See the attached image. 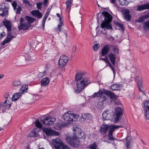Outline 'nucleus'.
<instances>
[{
    "label": "nucleus",
    "mask_w": 149,
    "mask_h": 149,
    "mask_svg": "<svg viewBox=\"0 0 149 149\" xmlns=\"http://www.w3.org/2000/svg\"><path fill=\"white\" fill-rule=\"evenodd\" d=\"M100 47V45L99 44H95L93 46V48L95 51H97Z\"/></svg>",
    "instance_id": "obj_47"
},
{
    "label": "nucleus",
    "mask_w": 149,
    "mask_h": 149,
    "mask_svg": "<svg viewBox=\"0 0 149 149\" xmlns=\"http://www.w3.org/2000/svg\"><path fill=\"white\" fill-rule=\"evenodd\" d=\"M54 144L53 145L55 149H71L69 146L65 145L61 141L60 142L56 141Z\"/></svg>",
    "instance_id": "obj_11"
},
{
    "label": "nucleus",
    "mask_w": 149,
    "mask_h": 149,
    "mask_svg": "<svg viewBox=\"0 0 149 149\" xmlns=\"http://www.w3.org/2000/svg\"><path fill=\"white\" fill-rule=\"evenodd\" d=\"M102 15L104 16V19L102 22L101 23L104 22V23L107 24H111V22L113 19V17L112 15L109 14L108 12L106 11L105 10H103L102 11Z\"/></svg>",
    "instance_id": "obj_7"
},
{
    "label": "nucleus",
    "mask_w": 149,
    "mask_h": 149,
    "mask_svg": "<svg viewBox=\"0 0 149 149\" xmlns=\"http://www.w3.org/2000/svg\"><path fill=\"white\" fill-rule=\"evenodd\" d=\"M104 96L103 97V98L102 100V101L103 102H104V101L106 100L107 99V98L104 95H106L107 96H109L110 98L111 99V98L112 97L114 94L111 91H108L107 90L104 89Z\"/></svg>",
    "instance_id": "obj_18"
},
{
    "label": "nucleus",
    "mask_w": 149,
    "mask_h": 149,
    "mask_svg": "<svg viewBox=\"0 0 149 149\" xmlns=\"http://www.w3.org/2000/svg\"><path fill=\"white\" fill-rule=\"evenodd\" d=\"M143 28L146 31L149 29V20L147 21L144 22Z\"/></svg>",
    "instance_id": "obj_42"
},
{
    "label": "nucleus",
    "mask_w": 149,
    "mask_h": 149,
    "mask_svg": "<svg viewBox=\"0 0 149 149\" xmlns=\"http://www.w3.org/2000/svg\"><path fill=\"white\" fill-rule=\"evenodd\" d=\"M76 114L71 113L70 111H68L65 113L63 116L64 120L63 122L68 125L69 124L72 123L73 121V119L75 117Z\"/></svg>",
    "instance_id": "obj_3"
},
{
    "label": "nucleus",
    "mask_w": 149,
    "mask_h": 149,
    "mask_svg": "<svg viewBox=\"0 0 149 149\" xmlns=\"http://www.w3.org/2000/svg\"><path fill=\"white\" fill-rule=\"evenodd\" d=\"M126 146L127 149H130V144L131 143L132 138L130 136H127L125 138Z\"/></svg>",
    "instance_id": "obj_27"
},
{
    "label": "nucleus",
    "mask_w": 149,
    "mask_h": 149,
    "mask_svg": "<svg viewBox=\"0 0 149 149\" xmlns=\"http://www.w3.org/2000/svg\"><path fill=\"white\" fill-rule=\"evenodd\" d=\"M108 56L111 61L116 60V58L114 54L111 53H110L108 55Z\"/></svg>",
    "instance_id": "obj_41"
},
{
    "label": "nucleus",
    "mask_w": 149,
    "mask_h": 149,
    "mask_svg": "<svg viewBox=\"0 0 149 149\" xmlns=\"http://www.w3.org/2000/svg\"><path fill=\"white\" fill-rule=\"evenodd\" d=\"M127 0H118L120 5L124 6H127L129 4V2Z\"/></svg>",
    "instance_id": "obj_39"
},
{
    "label": "nucleus",
    "mask_w": 149,
    "mask_h": 149,
    "mask_svg": "<svg viewBox=\"0 0 149 149\" xmlns=\"http://www.w3.org/2000/svg\"><path fill=\"white\" fill-rule=\"evenodd\" d=\"M31 13L33 16L38 19L42 18V13L38 10H33L31 11Z\"/></svg>",
    "instance_id": "obj_21"
},
{
    "label": "nucleus",
    "mask_w": 149,
    "mask_h": 149,
    "mask_svg": "<svg viewBox=\"0 0 149 149\" xmlns=\"http://www.w3.org/2000/svg\"><path fill=\"white\" fill-rule=\"evenodd\" d=\"M43 132L45 133L48 136H58L59 134L58 132L52 130L51 128H43L42 129Z\"/></svg>",
    "instance_id": "obj_8"
},
{
    "label": "nucleus",
    "mask_w": 149,
    "mask_h": 149,
    "mask_svg": "<svg viewBox=\"0 0 149 149\" xmlns=\"http://www.w3.org/2000/svg\"><path fill=\"white\" fill-rule=\"evenodd\" d=\"M37 8L38 9L41 10L42 5V2H40L36 3Z\"/></svg>",
    "instance_id": "obj_49"
},
{
    "label": "nucleus",
    "mask_w": 149,
    "mask_h": 149,
    "mask_svg": "<svg viewBox=\"0 0 149 149\" xmlns=\"http://www.w3.org/2000/svg\"><path fill=\"white\" fill-rule=\"evenodd\" d=\"M12 5L13 7H17V3L16 1H13L12 3Z\"/></svg>",
    "instance_id": "obj_58"
},
{
    "label": "nucleus",
    "mask_w": 149,
    "mask_h": 149,
    "mask_svg": "<svg viewBox=\"0 0 149 149\" xmlns=\"http://www.w3.org/2000/svg\"><path fill=\"white\" fill-rule=\"evenodd\" d=\"M24 19L26 21H27L30 24L33 22L35 20H36V19L27 15L25 16Z\"/></svg>",
    "instance_id": "obj_32"
},
{
    "label": "nucleus",
    "mask_w": 149,
    "mask_h": 149,
    "mask_svg": "<svg viewBox=\"0 0 149 149\" xmlns=\"http://www.w3.org/2000/svg\"><path fill=\"white\" fill-rule=\"evenodd\" d=\"M109 45H105L102 49L100 54L101 56H107L110 51Z\"/></svg>",
    "instance_id": "obj_17"
},
{
    "label": "nucleus",
    "mask_w": 149,
    "mask_h": 149,
    "mask_svg": "<svg viewBox=\"0 0 149 149\" xmlns=\"http://www.w3.org/2000/svg\"><path fill=\"white\" fill-rule=\"evenodd\" d=\"M111 114L110 111L107 110L104 111L102 115V118L103 120H109L111 119Z\"/></svg>",
    "instance_id": "obj_12"
},
{
    "label": "nucleus",
    "mask_w": 149,
    "mask_h": 149,
    "mask_svg": "<svg viewBox=\"0 0 149 149\" xmlns=\"http://www.w3.org/2000/svg\"><path fill=\"white\" fill-rule=\"evenodd\" d=\"M143 10H144L143 5L141 6L138 5L137 8V10L140 11Z\"/></svg>",
    "instance_id": "obj_48"
},
{
    "label": "nucleus",
    "mask_w": 149,
    "mask_h": 149,
    "mask_svg": "<svg viewBox=\"0 0 149 149\" xmlns=\"http://www.w3.org/2000/svg\"><path fill=\"white\" fill-rule=\"evenodd\" d=\"M23 3L27 4L29 6L31 7L32 5L30 4V2L28 0H23Z\"/></svg>",
    "instance_id": "obj_52"
},
{
    "label": "nucleus",
    "mask_w": 149,
    "mask_h": 149,
    "mask_svg": "<svg viewBox=\"0 0 149 149\" xmlns=\"http://www.w3.org/2000/svg\"><path fill=\"white\" fill-rule=\"evenodd\" d=\"M14 33L13 32H9L7 33V37H9L10 36L12 35V34H13Z\"/></svg>",
    "instance_id": "obj_63"
},
{
    "label": "nucleus",
    "mask_w": 149,
    "mask_h": 149,
    "mask_svg": "<svg viewBox=\"0 0 149 149\" xmlns=\"http://www.w3.org/2000/svg\"><path fill=\"white\" fill-rule=\"evenodd\" d=\"M143 104L145 111L149 110V101L148 100L145 101Z\"/></svg>",
    "instance_id": "obj_38"
},
{
    "label": "nucleus",
    "mask_w": 149,
    "mask_h": 149,
    "mask_svg": "<svg viewBox=\"0 0 149 149\" xmlns=\"http://www.w3.org/2000/svg\"><path fill=\"white\" fill-rule=\"evenodd\" d=\"M69 60V57L65 55H62L59 59L58 66L61 68L64 67Z\"/></svg>",
    "instance_id": "obj_6"
},
{
    "label": "nucleus",
    "mask_w": 149,
    "mask_h": 149,
    "mask_svg": "<svg viewBox=\"0 0 149 149\" xmlns=\"http://www.w3.org/2000/svg\"><path fill=\"white\" fill-rule=\"evenodd\" d=\"M104 23H101V24L100 27L102 28L103 30H102L100 31V33L102 34H103L104 35H107V32L106 31V29L107 30H112L113 29L112 25L111 24H105Z\"/></svg>",
    "instance_id": "obj_9"
},
{
    "label": "nucleus",
    "mask_w": 149,
    "mask_h": 149,
    "mask_svg": "<svg viewBox=\"0 0 149 149\" xmlns=\"http://www.w3.org/2000/svg\"><path fill=\"white\" fill-rule=\"evenodd\" d=\"M85 74L84 72H80L77 73L75 76L77 88L75 89V92L77 93H80L83 88L91 83L88 77H84Z\"/></svg>",
    "instance_id": "obj_2"
},
{
    "label": "nucleus",
    "mask_w": 149,
    "mask_h": 149,
    "mask_svg": "<svg viewBox=\"0 0 149 149\" xmlns=\"http://www.w3.org/2000/svg\"><path fill=\"white\" fill-rule=\"evenodd\" d=\"M113 50L114 52V53L115 54L116 53L117 54H118L119 50L118 49V48L114 47L113 48Z\"/></svg>",
    "instance_id": "obj_54"
},
{
    "label": "nucleus",
    "mask_w": 149,
    "mask_h": 149,
    "mask_svg": "<svg viewBox=\"0 0 149 149\" xmlns=\"http://www.w3.org/2000/svg\"><path fill=\"white\" fill-rule=\"evenodd\" d=\"M3 25H4L7 29L8 32H10L12 30V22L10 20H9L6 19L2 22Z\"/></svg>",
    "instance_id": "obj_15"
},
{
    "label": "nucleus",
    "mask_w": 149,
    "mask_h": 149,
    "mask_svg": "<svg viewBox=\"0 0 149 149\" xmlns=\"http://www.w3.org/2000/svg\"><path fill=\"white\" fill-rule=\"evenodd\" d=\"M24 22V19L22 17L20 18V24L24 23L23 22Z\"/></svg>",
    "instance_id": "obj_64"
},
{
    "label": "nucleus",
    "mask_w": 149,
    "mask_h": 149,
    "mask_svg": "<svg viewBox=\"0 0 149 149\" xmlns=\"http://www.w3.org/2000/svg\"><path fill=\"white\" fill-rule=\"evenodd\" d=\"M73 0H67L66 1L65 4L66 5V11L69 13L71 9Z\"/></svg>",
    "instance_id": "obj_24"
},
{
    "label": "nucleus",
    "mask_w": 149,
    "mask_h": 149,
    "mask_svg": "<svg viewBox=\"0 0 149 149\" xmlns=\"http://www.w3.org/2000/svg\"><path fill=\"white\" fill-rule=\"evenodd\" d=\"M109 125L104 124L100 127V132L102 134L104 135L106 134L107 130H108Z\"/></svg>",
    "instance_id": "obj_22"
},
{
    "label": "nucleus",
    "mask_w": 149,
    "mask_h": 149,
    "mask_svg": "<svg viewBox=\"0 0 149 149\" xmlns=\"http://www.w3.org/2000/svg\"><path fill=\"white\" fill-rule=\"evenodd\" d=\"M9 96V93L8 92H6L5 93V94L4 95V97L5 98H6V100H7V99Z\"/></svg>",
    "instance_id": "obj_60"
},
{
    "label": "nucleus",
    "mask_w": 149,
    "mask_h": 149,
    "mask_svg": "<svg viewBox=\"0 0 149 149\" xmlns=\"http://www.w3.org/2000/svg\"><path fill=\"white\" fill-rule=\"evenodd\" d=\"M63 22V20L62 19L60 20L59 24L58 25V27L56 29L57 31H59L60 32L61 31L62 26L64 25Z\"/></svg>",
    "instance_id": "obj_33"
},
{
    "label": "nucleus",
    "mask_w": 149,
    "mask_h": 149,
    "mask_svg": "<svg viewBox=\"0 0 149 149\" xmlns=\"http://www.w3.org/2000/svg\"><path fill=\"white\" fill-rule=\"evenodd\" d=\"M2 6L0 8V16L2 17L8 15L9 8L5 5V3H2Z\"/></svg>",
    "instance_id": "obj_10"
},
{
    "label": "nucleus",
    "mask_w": 149,
    "mask_h": 149,
    "mask_svg": "<svg viewBox=\"0 0 149 149\" xmlns=\"http://www.w3.org/2000/svg\"><path fill=\"white\" fill-rule=\"evenodd\" d=\"M55 124L57 129L59 130H61L63 127L67 126V124L65 123L63 124V123H58Z\"/></svg>",
    "instance_id": "obj_37"
},
{
    "label": "nucleus",
    "mask_w": 149,
    "mask_h": 149,
    "mask_svg": "<svg viewBox=\"0 0 149 149\" xmlns=\"http://www.w3.org/2000/svg\"><path fill=\"white\" fill-rule=\"evenodd\" d=\"M28 86L27 85H23L19 91V93L20 94L26 92L28 89Z\"/></svg>",
    "instance_id": "obj_30"
},
{
    "label": "nucleus",
    "mask_w": 149,
    "mask_h": 149,
    "mask_svg": "<svg viewBox=\"0 0 149 149\" xmlns=\"http://www.w3.org/2000/svg\"><path fill=\"white\" fill-rule=\"evenodd\" d=\"M84 117L83 118L84 119L83 120H91L92 118V117L91 115L89 113H87L86 114H84Z\"/></svg>",
    "instance_id": "obj_43"
},
{
    "label": "nucleus",
    "mask_w": 149,
    "mask_h": 149,
    "mask_svg": "<svg viewBox=\"0 0 149 149\" xmlns=\"http://www.w3.org/2000/svg\"><path fill=\"white\" fill-rule=\"evenodd\" d=\"M109 67L112 70L113 74V76L114 77L115 76L116 74L115 70L114 69V68L112 65L110 66Z\"/></svg>",
    "instance_id": "obj_57"
},
{
    "label": "nucleus",
    "mask_w": 149,
    "mask_h": 149,
    "mask_svg": "<svg viewBox=\"0 0 149 149\" xmlns=\"http://www.w3.org/2000/svg\"><path fill=\"white\" fill-rule=\"evenodd\" d=\"M21 94L19 93H15L12 98L11 101H16L19 98L20 96H21Z\"/></svg>",
    "instance_id": "obj_36"
},
{
    "label": "nucleus",
    "mask_w": 149,
    "mask_h": 149,
    "mask_svg": "<svg viewBox=\"0 0 149 149\" xmlns=\"http://www.w3.org/2000/svg\"><path fill=\"white\" fill-rule=\"evenodd\" d=\"M72 134L70 132L67 133L65 138L66 141L72 147L78 148L80 143L78 139H84L86 135L82 130L79 128H74Z\"/></svg>",
    "instance_id": "obj_1"
},
{
    "label": "nucleus",
    "mask_w": 149,
    "mask_h": 149,
    "mask_svg": "<svg viewBox=\"0 0 149 149\" xmlns=\"http://www.w3.org/2000/svg\"><path fill=\"white\" fill-rule=\"evenodd\" d=\"M44 76L43 73L42 72H40L38 75V76L39 78H42Z\"/></svg>",
    "instance_id": "obj_59"
},
{
    "label": "nucleus",
    "mask_w": 149,
    "mask_h": 149,
    "mask_svg": "<svg viewBox=\"0 0 149 149\" xmlns=\"http://www.w3.org/2000/svg\"><path fill=\"white\" fill-rule=\"evenodd\" d=\"M76 48L77 47L75 45L73 47L72 49V52H74L76 51Z\"/></svg>",
    "instance_id": "obj_62"
},
{
    "label": "nucleus",
    "mask_w": 149,
    "mask_h": 149,
    "mask_svg": "<svg viewBox=\"0 0 149 149\" xmlns=\"http://www.w3.org/2000/svg\"><path fill=\"white\" fill-rule=\"evenodd\" d=\"M104 19V16L102 15V12L100 11L97 15V22L100 23L101 22H102Z\"/></svg>",
    "instance_id": "obj_25"
},
{
    "label": "nucleus",
    "mask_w": 149,
    "mask_h": 149,
    "mask_svg": "<svg viewBox=\"0 0 149 149\" xmlns=\"http://www.w3.org/2000/svg\"><path fill=\"white\" fill-rule=\"evenodd\" d=\"M30 27V25L28 24L27 22H25L20 24L19 26H18V28L19 30H24L28 29Z\"/></svg>",
    "instance_id": "obj_23"
},
{
    "label": "nucleus",
    "mask_w": 149,
    "mask_h": 149,
    "mask_svg": "<svg viewBox=\"0 0 149 149\" xmlns=\"http://www.w3.org/2000/svg\"><path fill=\"white\" fill-rule=\"evenodd\" d=\"M22 10L21 7L20 6H18V8L17 9L16 13L18 14H19L20 13Z\"/></svg>",
    "instance_id": "obj_50"
},
{
    "label": "nucleus",
    "mask_w": 149,
    "mask_h": 149,
    "mask_svg": "<svg viewBox=\"0 0 149 149\" xmlns=\"http://www.w3.org/2000/svg\"><path fill=\"white\" fill-rule=\"evenodd\" d=\"M130 12L128 9L123 10L122 11L124 19L128 22L130 21L131 20V16L130 14Z\"/></svg>",
    "instance_id": "obj_16"
},
{
    "label": "nucleus",
    "mask_w": 149,
    "mask_h": 149,
    "mask_svg": "<svg viewBox=\"0 0 149 149\" xmlns=\"http://www.w3.org/2000/svg\"><path fill=\"white\" fill-rule=\"evenodd\" d=\"M144 6V10L149 9V3H148L146 4L143 5Z\"/></svg>",
    "instance_id": "obj_56"
},
{
    "label": "nucleus",
    "mask_w": 149,
    "mask_h": 149,
    "mask_svg": "<svg viewBox=\"0 0 149 149\" xmlns=\"http://www.w3.org/2000/svg\"><path fill=\"white\" fill-rule=\"evenodd\" d=\"M136 79L137 83V85L139 90L141 92H142L144 95H146V92L143 91V87L142 79L139 78V76H137L136 78Z\"/></svg>",
    "instance_id": "obj_13"
},
{
    "label": "nucleus",
    "mask_w": 149,
    "mask_h": 149,
    "mask_svg": "<svg viewBox=\"0 0 149 149\" xmlns=\"http://www.w3.org/2000/svg\"><path fill=\"white\" fill-rule=\"evenodd\" d=\"M10 36V37H6V38L1 43L2 45H5L6 44L9 42L12 39L15 37L13 35H11Z\"/></svg>",
    "instance_id": "obj_29"
},
{
    "label": "nucleus",
    "mask_w": 149,
    "mask_h": 149,
    "mask_svg": "<svg viewBox=\"0 0 149 149\" xmlns=\"http://www.w3.org/2000/svg\"><path fill=\"white\" fill-rule=\"evenodd\" d=\"M112 101L115 104L119 105L121 104V102L120 99L118 98V96L117 95L115 94L113 95L111 98Z\"/></svg>",
    "instance_id": "obj_20"
},
{
    "label": "nucleus",
    "mask_w": 149,
    "mask_h": 149,
    "mask_svg": "<svg viewBox=\"0 0 149 149\" xmlns=\"http://www.w3.org/2000/svg\"><path fill=\"white\" fill-rule=\"evenodd\" d=\"M48 16V13H45L43 17L42 22H45V21Z\"/></svg>",
    "instance_id": "obj_53"
},
{
    "label": "nucleus",
    "mask_w": 149,
    "mask_h": 149,
    "mask_svg": "<svg viewBox=\"0 0 149 149\" xmlns=\"http://www.w3.org/2000/svg\"><path fill=\"white\" fill-rule=\"evenodd\" d=\"M122 86L120 84H114L112 85L110 87V89L113 91L118 90V88H120Z\"/></svg>",
    "instance_id": "obj_34"
},
{
    "label": "nucleus",
    "mask_w": 149,
    "mask_h": 149,
    "mask_svg": "<svg viewBox=\"0 0 149 149\" xmlns=\"http://www.w3.org/2000/svg\"><path fill=\"white\" fill-rule=\"evenodd\" d=\"M49 82V79L46 77L43 79L41 81V85L43 86H45L47 85Z\"/></svg>",
    "instance_id": "obj_28"
},
{
    "label": "nucleus",
    "mask_w": 149,
    "mask_h": 149,
    "mask_svg": "<svg viewBox=\"0 0 149 149\" xmlns=\"http://www.w3.org/2000/svg\"><path fill=\"white\" fill-rule=\"evenodd\" d=\"M38 131H36L34 129L29 133V136L31 137H37L39 136L40 134L38 132Z\"/></svg>",
    "instance_id": "obj_31"
},
{
    "label": "nucleus",
    "mask_w": 149,
    "mask_h": 149,
    "mask_svg": "<svg viewBox=\"0 0 149 149\" xmlns=\"http://www.w3.org/2000/svg\"><path fill=\"white\" fill-rule=\"evenodd\" d=\"M103 92L99 90L97 92L94 93L93 95L90 96V97L93 98L98 97H102L103 98Z\"/></svg>",
    "instance_id": "obj_26"
},
{
    "label": "nucleus",
    "mask_w": 149,
    "mask_h": 149,
    "mask_svg": "<svg viewBox=\"0 0 149 149\" xmlns=\"http://www.w3.org/2000/svg\"><path fill=\"white\" fill-rule=\"evenodd\" d=\"M143 13H145L144 15H141L138 19V22H142L146 19L149 18V11H145Z\"/></svg>",
    "instance_id": "obj_19"
},
{
    "label": "nucleus",
    "mask_w": 149,
    "mask_h": 149,
    "mask_svg": "<svg viewBox=\"0 0 149 149\" xmlns=\"http://www.w3.org/2000/svg\"><path fill=\"white\" fill-rule=\"evenodd\" d=\"M43 128H38V127H37L36 129H35L36 131H38V133L39 132H41V130H42V129Z\"/></svg>",
    "instance_id": "obj_61"
},
{
    "label": "nucleus",
    "mask_w": 149,
    "mask_h": 149,
    "mask_svg": "<svg viewBox=\"0 0 149 149\" xmlns=\"http://www.w3.org/2000/svg\"><path fill=\"white\" fill-rule=\"evenodd\" d=\"M35 123V126L37 127L40 128H42V125L38 120H36Z\"/></svg>",
    "instance_id": "obj_44"
},
{
    "label": "nucleus",
    "mask_w": 149,
    "mask_h": 149,
    "mask_svg": "<svg viewBox=\"0 0 149 149\" xmlns=\"http://www.w3.org/2000/svg\"><path fill=\"white\" fill-rule=\"evenodd\" d=\"M146 118L147 120H149V110L145 111Z\"/></svg>",
    "instance_id": "obj_51"
},
{
    "label": "nucleus",
    "mask_w": 149,
    "mask_h": 149,
    "mask_svg": "<svg viewBox=\"0 0 149 149\" xmlns=\"http://www.w3.org/2000/svg\"><path fill=\"white\" fill-rule=\"evenodd\" d=\"M21 84V83L20 81L19 80H14L12 82V84L14 86H19Z\"/></svg>",
    "instance_id": "obj_45"
},
{
    "label": "nucleus",
    "mask_w": 149,
    "mask_h": 149,
    "mask_svg": "<svg viewBox=\"0 0 149 149\" xmlns=\"http://www.w3.org/2000/svg\"><path fill=\"white\" fill-rule=\"evenodd\" d=\"M123 109L120 107H118L115 109V122L117 123L120 120L123 114Z\"/></svg>",
    "instance_id": "obj_4"
},
{
    "label": "nucleus",
    "mask_w": 149,
    "mask_h": 149,
    "mask_svg": "<svg viewBox=\"0 0 149 149\" xmlns=\"http://www.w3.org/2000/svg\"><path fill=\"white\" fill-rule=\"evenodd\" d=\"M117 26L121 28L122 30L123 31H124V26L123 24L120 23H119Z\"/></svg>",
    "instance_id": "obj_55"
},
{
    "label": "nucleus",
    "mask_w": 149,
    "mask_h": 149,
    "mask_svg": "<svg viewBox=\"0 0 149 149\" xmlns=\"http://www.w3.org/2000/svg\"><path fill=\"white\" fill-rule=\"evenodd\" d=\"M116 128L115 125H110L108 126V135L109 139L107 141H105V142H107L109 143H110L109 141H113L115 140V139L113 136V133L115 131Z\"/></svg>",
    "instance_id": "obj_5"
},
{
    "label": "nucleus",
    "mask_w": 149,
    "mask_h": 149,
    "mask_svg": "<svg viewBox=\"0 0 149 149\" xmlns=\"http://www.w3.org/2000/svg\"><path fill=\"white\" fill-rule=\"evenodd\" d=\"M127 0H118L120 5L124 6H127L129 4V2Z\"/></svg>",
    "instance_id": "obj_40"
},
{
    "label": "nucleus",
    "mask_w": 149,
    "mask_h": 149,
    "mask_svg": "<svg viewBox=\"0 0 149 149\" xmlns=\"http://www.w3.org/2000/svg\"><path fill=\"white\" fill-rule=\"evenodd\" d=\"M51 119V117L50 116H44L42 117L41 118L40 120H50Z\"/></svg>",
    "instance_id": "obj_46"
},
{
    "label": "nucleus",
    "mask_w": 149,
    "mask_h": 149,
    "mask_svg": "<svg viewBox=\"0 0 149 149\" xmlns=\"http://www.w3.org/2000/svg\"><path fill=\"white\" fill-rule=\"evenodd\" d=\"M12 103V101L10 102L6 100L2 104L3 112H5V111L6 110L10 109Z\"/></svg>",
    "instance_id": "obj_14"
},
{
    "label": "nucleus",
    "mask_w": 149,
    "mask_h": 149,
    "mask_svg": "<svg viewBox=\"0 0 149 149\" xmlns=\"http://www.w3.org/2000/svg\"><path fill=\"white\" fill-rule=\"evenodd\" d=\"M41 122L43 124L47 126H49L54 123V122L52 120H41Z\"/></svg>",
    "instance_id": "obj_35"
}]
</instances>
